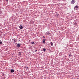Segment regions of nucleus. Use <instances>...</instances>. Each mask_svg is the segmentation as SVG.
Returning <instances> with one entry per match:
<instances>
[{
	"label": "nucleus",
	"mask_w": 79,
	"mask_h": 79,
	"mask_svg": "<svg viewBox=\"0 0 79 79\" xmlns=\"http://www.w3.org/2000/svg\"><path fill=\"white\" fill-rule=\"evenodd\" d=\"M16 44H17V43H16Z\"/></svg>",
	"instance_id": "22"
},
{
	"label": "nucleus",
	"mask_w": 79,
	"mask_h": 79,
	"mask_svg": "<svg viewBox=\"0 0 79 79\" xmlns=\"http://www.w3.org/2000/svg\"><path fill=\"white\" fill-rule=\"evenodd\" d=\"M57 16H59V14L57 15Z\"/></svg>",
	"instance_id": "20"
},
{
	"label": "nucleus",
	"mask_w": 79,
	"mask_h": 79,
	"mask_svg": "<svg viewBox=\"0 0 79 79\" xmlns=\"http://www.w3.org/2000/svg\"><path fill=\"white\" fill-rule=\"evenodd\" d=\"M6 1H7V2H8V0H6Z\"/></svg>",
	"instance_id": "19"
},
{
	"label": "nucleus",
	"mask_w": 79,
	"mask_h": 79,
	"mask_svg": "<svg viewBox=\"0 0 79 79\" xmlns=\"http://www.w3.org/2000/svg\"><path fill=\"white\" fill-rule=\"evenodd\" d=\"M17 47H18L19 48V47H20L21 44H17Z\"/></svg>",
	"instance_id": "3"
},
{
	"label": "nucleus",
	"mask_w": 79,
	"mask_h": 79,
	"mask_svg": "<svg viewBox=\"0 0 79 79\" xmlns=\"http://www.w3.org/2000/svg\"><path fill=\"white\" fill-rule=\"evenodd\" d=\"M43 37L44 38V39H45V36H43Z\"/></svg>",
	"instance_id": "17"
},
{
	"label": "nucleus",
	"mask_w": 79,
	"mask_h": 79,
	"mask_svg": "<svg viewBox=\"0 0 79 79\" xmlns=\"http://www.w3.org/2000/svg\"><path fill=\"white\" fill-rule=\"evenodd\" d=\"M43 51L44 52H45V51H46V49L44 48L43 49Z\"/></svg>",
	"instance_id": "11"
},
{
	"label": "nucleus",
	"mask_w": 79,
	"mask_h": 79,
	"mask_svg": "<svg viewBox=\"0 0 79 79\" xmlns=\"http://www.w3.org/2000/svg\"><path fill=\"white\" fill-rule=\"evenodd\" d=\"M75 2H76V1L75 0H72L71 3V5H73V4L75 3Z\"/></svg>",
	"instance_id": "2"
},
{
	"label": "nucleus",
	"mask_w": 79,
	"mask_h": 79,
	"mask_svg": "<svg viewBox=\"0 0 79 79\" xmlns=\"http://www.w3.org/2000/svg\"><path fill=\"white\" fill-rule=\"evenodd\" d=\"M50 44H51V46H53V43L52 42H51L50 43Z\"/></svg>",
	"instance_id": "9"
},
{
	"label": "nucleus",
	"mask_w": 79,
	"mask_h": 79,
	"mask_svg": "<svg viewBox=\"0 0 79 79\" xmlns=\"http://www.w3.org/2000/svg\"><path fill=\"white\" fill-rule=\"evenodd\" d=\"M31 44H32V45H34L35 44V43L34 42H31Z\"/></svg>",
	"instance_id": "14"
},
{
	"label": "nucleus",
	"mask_w": 79,
	"mask_h": 79,
	"mask_svg": "<svg viewBox=\"0 0 79 79\" xmlns=\"http://www.w3.org/2000/svg\"><path fill=\"white\" fill-rule=\"evenodd\" d=\"M74 24L75 26H77V23H74Z\"/></svg>",
	"instance_id": "13"
},
{
	"label": "nucleus",
	"mask_w": 79,
	"mask_h": 79,
	"mask_svg": "<svg viewBox=\"0 0 79 79\" xmlns=\"http://www.w3.org/2000/svg\"><path fill=\"white\" fill-rule=\"evenodd\" d=\"M12 40H14V42H15V43H16V42H17V41H18L17 40H16V39H12Z\"/></svg>",
	"instance_id": "6"
},
{
	"label": "nucleus",
	"mask_w": 79,
	"mask_h": 79,
	"mask_svg": "<svg viewBox=\"0 0 79 79\" xmlns=\"http://www.w3.org/2000/svg\"><path fill=\"white\" fill-rule=\"evenodd\" d=\"M18 55H19L20 56L21 55V53L20 52H19L18 53Z\"/></svg>",
	"instance_id": "16"
},
{
	"label": "nucleus",
	"mask_w": 79,
	"mask_h": 79,
	"mask_svg": "<svg viewBox=\"0 0 79 79\" xmlns=\"http://www.w3.org/2000/svg\"><path fill=\"white\" fill-rule=\"evenodd\" d=\"M69 56H73V55H72L70 53V54H69Z\"/></svg>",
	"instance_id": "10"
},
{
	"label": "nucleus",
	"mask_w": 79,
	"mask_h": 79,
	"mask_svg": "<svg viewBox=\"0 0 79 79\" xmlns=\"http://www.w3.org/2000/svg\"><path fill=\"white\" fill-rule=\"evenodd\" d=\"M37 49H36L35 52H37Z\"/></svg>",
	"instance_id": "18"
},
{
	"label": "nucleus",
	"mask_w": 79,
	"mask_h": 79,
	"mask_svg": "<svg viewBox=\"0 0 79 79\" xmlns=\"http://www.w3.org/2000/svg\"><path fill=\"white\" fill-rule=\"evenodd\" d=\"M45 40H46V39H44L43 40L42 43L43 44H45Z\"/></svg>",
	"instance_id": "4"
},
{
	"label": "nucleus",
	"mask_w": 79,
	"mask_h": 79,
	"mask_svg": "<svg viewBox=\"0 0 79 79\" xmlns=\"http://www.w3.org/2000/svg\"><path fill=\"white\" fill-rule=\"evenodd\" d=\"M77 8H79V6L76 5L74 7V10H77Z\"/></svg>",
	"instance_id": "1"
},
{
	"label": "nucleus",
	"mask_w": 79,
	"mask_h": 79,
	"mask_svg": "<svg viewBox=\"0 0 79 79\" xmlns=\"http://www.w3.org/2000/svg\"><path fill=\"white\" fill-rule=\"evenodd\" d=\"M10 72L11 73H14L15 72V70L13 69H11L10 70Z\"/></svg>",
	"instance_id": "7"
},
{
	"label": "nucleus",
	"mask_w": 79,
	"mask_h": 79,
	"mask_svg": "<svg viewBox=\"0 0 79 79\" xmlns=\"http://www.w3.org/2000/svg\"><path fill=\"white\" fill-rule=\"evenodd\" d=\"M0 44H1V45H2V41L0 40Z\"/></svg>",
	"instance_id": "12"
},
{
	"label": "nucleus",
	"mask_w": 79,
	"mask_h": 79,
	"mask_svg": "<svg viewBox=\"0 0 79 79\" xmlns=\"http://www.w3.org/2000/svg\"><path fill=\"white\" fill-rule=\"evenodd\" d=\"M46 35H50V32H49V31H47V32H46Z\"/></svg>",
	"instance_id": "5"
},
{
	"label": "nucleus",
	"mask_w": 79,
	"mask_h": 79,
	"mask_svg": "<svg viewBox=\"0 0 79 79\" xmlns=\"http://www.w3.org/2000/svg\"><path fill=\"white\" fill-rule=\"evenodd\" d=\"M25 68H26V69H29V68L27 67V66H25Z\"/></svg>",
	"instance_id": "15"
},
{
	"label": "nucleus",
	"mask_w": 79,
	"mask_h": 79,
	"mask_svg": "<svg viewBox=\"0 0 79 79\" xmlns=\"http://www.w3.org/2000/svg\"><path fill=\"white\" fill-rule=\"evenodd\" d=\"M0 1H1V0H0Z\"/></svg>",
	"instance_id": "21"
},
{
	"label": "nucleus",
	"mask_w": 79,
	"mask_h": 79,
	"mask_svg": "<svg viewBox=\"0 0 79 79\" xmlns=\"http://www.w3.org/2000/svg\"><path fill=\"white\" fill-rule=\"evenodd\" d=\"M19 27L20 29H22L23 28V26H22V25H20Z\"/></svg>",
	"instance_id": "8"
}]
</instances>
